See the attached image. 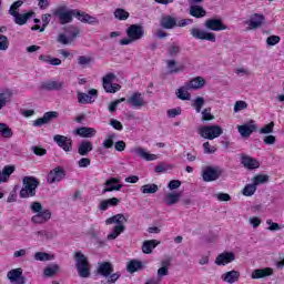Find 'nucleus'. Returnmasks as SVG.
I'll use <instances>...</instances> for the list:
<instances>
[{"label":"nucleus","instance_id":"obj_1","mask_svg":"<svg viewBox=\"0 0 284 284\" xmlns=\"http://www.w3.org/2000/svg\"><path fill=\"white\" fill-rule=\"evenodd\" d=\"M75 268L80 278H90V262L83 252L78 251L74 253Z\"/></svg>","mask_w":284,"mask_h":284},{"label":"nucleus","instance_id":"obj_2","mask_svg":"<svg viewBox=\"0 0 284 284\" xmlns=\"http://www.w3.org/2000/svg\"><path fill=\"white\" fill-rule=\"evenodd\" d=\"M22 183L23 187L20 191L21 199H30V196H37V189L40 185L39 179L34 176H24Z\"/></svg>","mask_w":284,"mask_h":284},{"label":"nucleus","instance_id":"obj_3","mask_svg":"<svg viewBox=\"0 0 284 284\" xmlns=\"http://www.w3.org/2000/svg\"><path fill=\"white\" fill-rule=\"evenodd\" d=\"M144 34H145V30L143 29V26L131 24L126 29L128 38L120 40V45H130V43H134V41H139V40L143 39Z\"/></svg>","mask_w":284,"mask_h":284},{"label":"nucleus","instance_id":"obj_4","mask_svg":"<svg viewBox=\"0 0 284 284\" xmlns=\"http://www.w3.org/2000/svg\"><path fill=\"white\" fill-rule=\"evenodd\" d=\"M54 17H57L61 26L72 23L73 17H77V9H68V6H59L53 11Z\"/></svg>","mask_w":284,"mask_h":284},{"label":"nucleus","instance_id":"obj_5","mask_svg":"<svg viewBox=\"0 0 284 284\" xmlns=\"http://www.w3.org/2000/svg\"><path fill=\"white\" fill-rule=\"evenodd\" d=\"M64 31L68 36L65 33H60L57 39L58 43H61L62 45H70V43H73L74 39L81 34V29L74 26L67 27Z\"/></svg>","mask_w":284,"mask_h":284},{"label":"nucleus","instance_id":"obj_6","mask_svg":"<svg viewBox=\"0 0 284 284\" xmlns=\"http://www.w3.org/2000/svg\"><path fill=\"white\" fill-rule=\"evenodd\" d=\"M197 132L202 139L214 141V139H219V136L223 134V128L220 125H203L197 130Z\"/></svg>","mask_w":284,"mask_h":284},{"label":"nucleus","instance_id":"obj_7","mask_svg":"<svg viewBox=\"0 0 284 284\" xmlns=\"http://www.w3.org/2000/svg\"><path fill=\"white\" fill-rule=\"evenodd\" d=\"M115 80L116 74L114 73H106L102 78V87L108 94H116L121 90V84L114 83Z\"/></svg>","mask_w":284,"mask_h":284},{"label":"nucleus","instance_id":"obj_8","mask_svg":"<svg viewBox=\"0 0 284 284\" xmlns=\"http://www.w3.org/2000/svg\"><path fill=\"white\" fill-rule=\"evenodd\" d=\"M223 172L221 166H205L202 170V179L205 183H212V181H219L223 175Z\"/></svg>","mask_w":284,"mask_h":284},{"label":"nucleus","instance_id":"obj_9","mask_svg":"<svg viewBox=\"0 0 284 284\" xmlns=\"http://www.w3.org/2000/svg\"><path fill=\"white\" fill-rule=\"evenodd\" d=\"M190 32L193 39H199L200 41H211V43H216V34L212 32H207L199 28H192Z\"/></svg>","mask_w":284,"mask_h":284},{"label":"nucleus","instance_id":"obj_10","mask_svg":"<svg viewBox=\"0 0 284 284\" xmlns=\"http://www.w3.org/2000/svg\"><path fill=\"white\" fill-rule=\"evenodd\" d=\"M65 179V170L62 166H57L51 170L47 175V183L50 185L61 183Z\"/></svg>","mask_w":284,"mask_h":284},{"label":"nucleus","instance_id":"obj_11","mask_svg":"<svg viewBox=\"0 0 284 284\" xmlns=\"http://www.w3.org/2000/svg\"><path fill=\"white\" fill-rule=\"evenodd\" d=\"M265 23V16L262 13H254L245 21V24L248 26V30H258Z\"/></svg>","mask_w":284,"mask_h":284},{"label":"nucleus","instance_id":"obj_12","mask_svg":"<svg viewBox=\"0 0 284 284\" xmlns=\"http://www.w3.org/2000/svg\"><path fill=\"white\" fill-rule=\"evenodd\" d=\"M123 189V184H121V179L119 178H110L104 183V189L102 190V194L108 192H119Z\"/></svg>","mask_w":284,"mask_h":284},{"label":"nucleus","instance_id":"obj_13","mask_svg":"<svg viewBox=\"0 0 284 284\" xmlns=\"http://www.w3.org/2000/svg\"><path fill=\"white\" fill-rule=\"evenodd\" d=\"M54 119H59V112L49 111V112H45L42 118L34 120L32 125L34 128H41V125H48V123H50L51 121H54Z\"/></svg>","mask_w":284,"mask_h":284},{"label":"nucleus","instance_id":"obj_14","mask_svg":"<svg viewBox=\"0 0 284 284\" xmlns=\"http://www.w3.org/2000/svg\"><path fill=\"white\" fill-rule=\"evenodd\" d=\"M126 103L131 105V108H135V110H140V108L148 105V102H145V99L143 98V94H141V92H134L126 100Z\"/></svg>","mask_w":284,"mask_h":284},{"label":"nucleus","instance_id":"obj_15","mask_svg":"<svg viewBox=\"0 0 284 284\" xmlns=\"http://www.w3.org/2000/svg\"><path fill=\"white\" fill-rule=\"evenodd\" d=\"M7 277L10 283L26 284V277L23 276V268H13L7 273Z\"/></svg>","mask_w":284,"mask_h":284},{"label":"nucleus","instance_id":"obj_16","mask_svg":"<svg viewBox=\"0 0 284 284\" xmlns=\"http://www.w3.org/2000/svg\"><path fill=\"white\" fill-rule=\"evenodd\" d=\"M53 141L59 148L63 149L64 152H72V139L57 134L53 136Z\"/></svg>","mask_w":284,"mask_h":284},{"label":"nucleus","instance_id":"obj_17","mask_svg":"<svg viewBox=\"0 0 284 284\" xmlns=\"http://www.w3.org/2000/svg\"><path fill=\"white\" fill-rule=\"evenodd\" d=\"M75 19L81 21V23H88L89 26H99V18L90 16L84 11H79L75 9Z\"/></svg>","mask_w":284,"mask_h":284},{"label":"nucleus","instance_id":"obj_18","mask_svg":"<svg viewBox=\"0 0 284 284\" xmlns=\"http://www.w3.org/2000/svg\"><path fill=\"white\" fill-rule=\"evenodd\" d=\"M207 30H213V32H221V30H227V26L223 23L221 19H207L204 23Z\"/></svg>","mask_w":284,"mask_h":284},{"label":"nucleus","instance_id":"obj_19","mask_svg":"<svg viewBox=\"0 0 284 284\" xmlns=\"http://www.w3.org/2000/svg\"><path fill=\"white\" fill-rule=\"evenodd\" d=\"M131 154H135V156H140V159L144 161H156L159 159L156 154L148 153V151L141 146L131 149Z\"/></svg>","mask_w":284,"mask_h":284},{"label":"nucleus","instance_id":"obj_20","mask_svg":"<svg viewBox=\"0 0 284 284\" xmlns=\"http://www.w3.org/2000/svg\"><path fill=\"white\" fill-rule=\"evenodd\" d=\"M52 219V212L50 210H43L40 211V213H37L31 217L32 223H36L38 225H43V223H48Z\"/></svg>","mask_w":284,"mask_h":284},{"label":"nucleus","instance_id":"obj_21","mask_svg":"<svg viewBox=\"0 0 284 284\" xmlns=\"http://www.w3.org/2000/svg\"><path fill=\"white\" fill-rule=\"evenodd\" d=\"M99 97V91L97 89L89 90V93H78V101L79 103L85 104V103H94V99Z\"/></svg>","mask_w":284,"mask_h":284},{"label":"nucleus","instance_id":"obj_22","mask_svg":"<svg viewBox=\"0 0 284 284\" xmlns=\"http://www.w3.org/2000/svg\"><path fill=\"white\" fill-rule=\"evenodd\" d=\"M241 163L246 168V170H257V168H261L258 160L246 154H242Z\"/></svg>","mask_w":284,"mask_h":284},{"label":"nucleus","instance_id":"obj_23","mask_svg":"<svg viewBox=\"0 0 284 284\" xmlns=\"http://www.w3.org/2000/svg\"><path fill=\"white\" fill-rule=\"evenodd\" d=\"M236 255L233 252H223L215 258V263L217 265H227L235 261Z\"/></svg>","mask_w":284,"mask_h":284},{"label":"nucleus","instance_id":"obj_24","mask_svg":"<svg viewBox=\"0 0 284 284\" xmlns=\"http://www.w3.org/2000/svg\"><path fill=\"white\" fill-rule=\"evenodd\" d=\"M253 123L254 121H251V124L246 123L237 126V131L240 132L241 136H243L244 139H247L252 136L253 132H256V124H253Z\"/></svg>","mask_w":284,"mask_h":284},{"label":"nucleus","instance_id":"obj_25","mask_svg":"<svg viewBox=\"0 0 284 284\" xmlns=\"http://www.w3.org/2000/svg\"><path fill=\"white\" fill-rule=\"evenodd\" d=\"M113 272H114V265H112V263L110 262L99 263L98 274H100V276L108 278V276H110V274H112Z\"/></svg>","mask_w":284,"mask_h":284},{"label":"nucleus","instance_id":"obj_26","mask_svg":"<svg viewBox=\"0 0 284 284\" xmlns=\"http://www.w3.org/2000/svg\"><path fill=\"white\" fill-rule=\"evenodd\" d=\"M92 150H94V145L92 144L91 141H88V140H83L78 145V154H80V156H88V154H90Z\"/></svg>","mask_w":284,"mask_h":284},{"label":"nucleus","instance_id":"obj_27","mask_svg":"<svg viewBox=\"0 0 284 284\" xmlns=\"http://www.w3.org/2000/svg\"><path fill=\"white\" fill-rule=\"evenodd\" d=\"M12 90L2 89L0 90V111L12 101Z\"/></svg>","mask_w":284,"mask_h":284},{"label":"nucleus","instance_id":"obj_28","mask_svg":"<svg viewBox=\"0 0 284 284\" xmlns=\"http://www.w3.org/2000/svg\"><path fill=\"white\" fill-rule=\"evenodd\" d=\"M75 134L82 139H92V136H97V129L88 126L78 128Z\"/></svg>","mask_w":284,"mask_h":284},{"label":"nucleus","instance_id":"obj_29","mask_svg":"<svg viewBox=\"0 0 284 284\" xmlns=\"http://www.w3.org/2000/svg\"><path fill=\"white\" fill-rule=\"evenodd\" d=\"M272 274H274V270L272 267L256 268L252 272L251 278H265L266 276H272Z\"/></svg>","mask_w":284,"mask_h":284},{"label":"nucleus","instance_id":"obj_30","mask_svg":"<svg viewBox=\"0 0 284 284\" xmlns=\"http://www.w3.org/2000/svg\"><path fill=\"white\" fill-rule=\"evenodd\" d=\"M161 28H164V30H172L176 28V18L172 16H163L160 20Z\"/></svg>","mask_w":284,"mask_h":284},{"label":"nucleus","instance_id":"obj_31","mask_svg":"<svg viewBox=\"0 0 284 284\" xmlns=\"http://www.w3.org/2000/svg\"><path fill=\"white\" fill-rule=\"evenodd\" d=\"M221 278L224 281V283L234 284L239 281V278H241V273L233 270L222 274Z\"/></svg>","mask_w":284,"mask_h":284},{"label":"nucleus","instance_id":"obj_32","mask_svg":"<svg viewBox=\"0 0 284 284\" xmlns=\"http://www.w3.org/2000/svg\"><path fill=\"white\" fill-rule=\"evenodd\" d=\"M64 85L65 83L61 81H47L42 83V90H48L49 92L59 91L63 90Z\"/></svg>","mask_w":284,"mask_h":284},{"label":"nucleus","instance_id":"obj_33","mask_svg":"<svg viewBox=\"0 0 284 284\" xmlns=\"http://www.w3.org/2000/svg\"><path fill=\"white\" fill-rule=\"evenodd\" d=\"M119 203H121V200H119L118 197H111L108 200H103L99 204V210H101L102 212H105L108 210V207H116V205H119Z\"/></svg>","mask_w":284,"mask_h":284},{"label":"nucleus","instance_id":"obj_34","mask_svg":"<svg viewBox=\"0 0 284 284\" xmlns=\"http://www.w3.org/2000/svg\"><path fill=\"white\" fill-rule=\"evenodd\" d=\"M189 90L191 89L189 88L187 83H185L183 87L175 91V95L181 101H190V99H192V94H190Z\"/></svg>","mask_w":284,"mask_h":284},{"label":"nucleus","instance_id":"obj_35","mask_svg":"<svg viewBox=\"0 0 284 284\" xmlns=\"http://www.w3.org/2000/svg\"><path fill=\"white\" fill-rule=\"evenodd\" d=\"M186 85H189L191 90H201V88L205 87V79H203V77L193 78L191 81L186 82Z\"/></svg>","mask_w":284,"mask_h":284},{"label":"nucleus","instance_id":"obj_36","mask_svg":"<svg viewBox=\"0 0 284 284\" xmlns=\"http://www.w3.org/2000/svg\"><path fill=\"white\" fill-rule=\"evenodd\" d=\"M161 242L156 240H146L142 244V252L143 254H152V250H154Z\"/></svg>","mask_w":284,"mask_h":284},{"label":"nucleus","instance_id":"obj_37","mask_svg":"<svg viewBox=\"0 0 284 284\" xmlns=\"http://www.w3.org/2000/svg\"><path fill=\"white\" fill-rule=\"evenodd\" d=\"M190 14L191 17H195V19H201L207 14V11H205V9L199 4H191Z\"/></svg>","mask_w":284,"mask_h":284},{"label":"nucleus","instance_id":"obj_38","mask_svg":"<svg viewBox=\"0 0 284 284\" xmlns=\"http://www.w3.org/2000/svg\"><path fill=\"white\" fill-rule=\"evenodd\" d=\"M123 225V223H128V219L123 214H116L105 220V225Z\"/></svg>","mask_w":284,"mask_h":284},{"label":"nucleus","instance_id":"obj_39","mask_svg":"<svg viewBox=\"0 0 284 284\" xmlns=\"http://www.w3.org/2000/svg\"><path fill=\"white\" fill-rule=\"evenodd\" d=\"M11 17H14V21L18 26H26L28 23V19L32 17V12L28 13H19V12H12Z\"/></svg>","mask_w":284,"mask_h":284},{"label":"nucleus","instance_id":"obj_40","mask_svg":"<svg viewBox=\"0 0 284 284\" xmlns=\"http://www.w3.org/2000/svg\"><path fill=\"white\" fill-rule=\"evenodd\" d=\"M126 270L130 274H134V272L143 270V262L139 260H131L126 265Z\"/></svg>","mask_w":284,"mask_h":284},{"label":"nucleus","instance_id":"obj_41","mask_svg":"<svg viewBox=\"0 0 284 284\" xmlns=\"http://www.w3.org/2000/svg\"><path fill=\"white\" fill-rule=\"evenodd\" d=\"M166 53L171 59H176L179 54H181V45H179L176 42H173L166 48Z\"/></svg>","mask_w":284,"mask_h":284},{"label":"nucleus","instance_id":"obj_42","mask_svg":"<svg viewBox=\"0 0 284 284\" xmlns=\"http://www.w3.org/2000/svg\"><path fill=\"white\" fill-rule=\"evenodd\" d=\"M123 232H125V225H115L106 239L108 241H114L115 239H119Z\"/></svg>","mask_w":284,"mask_h":284},{"label":"nucleus","instance_id":"obj_43","mask_svg":"<svg viewBox=\"0 0 284 284\" xmlns=\"http://www.w3.org/2000/svg\"><path fill=\"white\" fill-rule=\"evenodd\" d=\"M0 134L2 139H12L14 136V132L7 123H0Z\"/></svg>","mask_w":284,"mask_h":284},{"label":"nucleus","instance_id":"obj_44","mask_svg":"<svg viewBox=\"0 0 284 284\" xmlns=\"http://www.w3.org/2000/svg\"><path fill=\"white\" fill-rule=\"evenodd\" d=\"M181 196V193H168L164 199V203H166V205H175V203H179Z\"/></svg>","mask_w":284,"mask_h":284},{"label":"nucleus","instance_id":"obj_45","mask_svg":"<svg viewBox=\"0 0 284 284\" xmlns=\"http://www.w3.org/2000/svg\"><path fill=\"white\" fill-rule=\"evenodd\" d=\"M140 192H142V194H156V192H159V185L144 184L141 186Z\"/></svg>","mask_w":284,"mask_h":284},{"label":"nucleus","instance_id":"obj_46","mask_svg":"<svg viewBox=\"0 0 284 284\" xmlns=\"http://www.w3.org/2000/svg\"><path fill=\"white\" fill-rule=\"evenodd\" d=\"M166 68L169 70V73L171 74H179L181 70H183L181 67H176V60H166Z\"/></svg>","mask_w":284,"mask_h":284},{"label":"nucleus","instance_id":"obj_47","mask_svg":"<svg viewBox=\"0 0 284 284\" xmlns=\"http://www.w3.org/2000/svg\"><path fill=\"white\" fill-rule=\"evenodd\" d=\"M39 60L44 63H50V65H61V59L52 58L50 55H39Z\"/></svg>","mask_w":284,"mask_h":284},{"label":"nucleus","instance_id":"obj_48","mask_svg":"<svg viewBox=\"0 0 284 284\" xmlns=\"http://www.w3.org/2000/svg\"><path fill=\"white\" fill-rule=\"evenodd\" d=\"M115 19H119V21H126V19H130V12L125 11V9H115L114 11Z\"/></svg>","mask_w":284,"mask_h":284},{"label":"nucleus","instance_id":"obj_49","mask_svg":"<svg viewBox=\"0 0 284 284\" xmlns=\"http://www.w3.org/2000/svg\"><path fill=\"white\" fill-rule=\"evenodd\" d=\"M203 105H205V98L197 97L193 100L192 106L195 109V112L200 113Z\"/></svg>","mask_w":284,"mask_h":284},{"label":"nucleus","instance_id":"obj_50","mask_svg":"<svg viewBox=\"0 0 284 284\" xmlns=\"http://www.w3.org/2000/svg\"><path fill=\"white\" fill-rule=\"evenodd\" d=\"M267 181H270L268 175L258 174L253 178V184L255 185V187H256V185L267 183Z\"/></svg>","mask_w":284,"mask_h":284},{"label":"nucleus","instance_id":"obj_51","mask_svg":"<svg viewBox=\"0 0 284 284\" xmlns=\"http://www.w3.org/2000/svg\"><path fill=\"white\" fill-rule=\"evenodd\" d=\"M256 192V185L253 184H246L245 187L243 189L242 194L244 196H254Z\"/></svg>","mask_w":284,"mask_h":284},{"label":"nucleus","instance_id":"obj_52","mask_svg":"<svg viewBox=\"0 0 284 284\" xmlns=\"http://www.w3.org/2000/svg\"><path fill=\"white\" fill-rule=\"evenodd\" d=\"M115 136H116L115 134L108 135V138L102 143V146L104 148V150H110V148L114 146Z\"/></svg>","mask_w":284,"mask_h":284},{"label":"nucleus","instance_id":"obj_53","mask_svg":"<svg viewBox=\"0 0 284 284\" xmlns=\"http://www.w3.org/2000/svg\"><path fill=\"white\" fill-rule=\"evenodd\" d=\"M59 272V264H53L44 268V276H54Z\"/></svg>","mask_w":284,"mask_h":284},{"label":"nucleus","instance_id":"obj_54","mask_svg":"<svg viewBox=\"0 0 284 284\" xmlns=\"http://www.w3.org/2000/svg\"><path fill=\"white\" fill-rule=\"evenodd\" d=\"M202 121H214V115H212V108H206L202 111Z\"/></svg>","mask_w":284,"mask_h":284},{"label":"nucleus","instance_id":"obj_55","mask_svg":"<svg viewBox=\"0 0 284 284\" xmlns=\"http://www.w3.org/2000/svg\"><path fill=\"white\" fill-rule=\"evenodd\" d=\"M10 48V41H8V37L0 34V51H6Z\"/></svg>","mask_w":284,"mask_h":284},{"label":"nucleus","instance_id":"obj_56","mask_svg":"<svg viewBox=\"0 0 284 284\" xmlns=\"http://www.w3.org/2000/svg\"><path fill=\"white\" fill-rule=\"evenodd\" d=\"M121 278V273L116 272V273H111L108 277H106V282L105 284H114L116 283V281H119Z\"/></svg>","mask_w":284,"mask_h":284},{"label":"nucleus","instance_id":"obj_57","mask_svg":"<svg viewBox=\"0 0 284 284\" xmlns=\"http://www.w3.org/2000/svg\"><path fill=\"white\" fill-rule=\"evenodd\" d=\"M14 172V166L7 165L2 170V176L4 178V181H8L10 179V175Z\"/></svg>","mask_w":284,"mask_h":284},{"label":"nucleus","instance_id":"obj_58","mask_svg":"<svg viewBox=\"0 0 284 284\" xmlns=\"http://www.w3.org/2000/svg\"><path fill=\"white\" fill-rule=\"evenodd\" d=\"M273 132H274V122H271V123L264 125L260 130V134H272Z\"/></svg>","mask_w":284,"mask_h":284},{"label":"nucleus","instance_id":"obj_59","mask_svg":"<svg viewBox=\"0 0 284 284\" xmlns=\"http://www.w3.org/2000/svg\"><path fill=\"white\" fill-rule=\"evenodd\" d=\"M241 110H247V102L243 100L235 102L234 112H241Z\"/></svg>","mask_w":284,"mask_h":284},{"label":"nucleus","instance_id":"obj_60","mask_svg":"<svg viewBox=\"0 0 284 284\" xmlns=\"http://www.w3.org/2000/svg\"><path fill=\"white\" fill-rule=\"evenodd\" d=\"M34 260L36 261H50V254L45 252H37L34 254Z\"/></svg>","mask_w":284,"mask_h":284},{"label":"nucleus","instance_id":"obj_61","mask_svg":"<svg viewBox=\"0 0 284 284\" xmlns=\"http://www.w3.org/2000/svg\"><path fill=\"white\" fill-rule=\"evenodd\" d=\"M78 63L79 65H90V63H92V57L80 55Z\"/></svg>","mask_w":284,"mask_h":284},{"label":"nucleus","instance_id":"obj_62","mask_svg":"<svg viewBox=\"0 0 284 284\" xmlns=\"http://www.w3.org/2000/svg\"><path fill=\"white\" fill-rule=\"evenodd\" d=\"M31 212H33L34 214L43 212V205L41 204V202H33L31 204Z\"/></svg>","mask_w":284,"mask_h":284},{"label":"nucleus","instance_id":"obj_63","mask_svg":"<svg viewBox=\"0 0 284 284\" xmlns=\"http://www.w3.org/2000/svg\"><path fill=\"white\" fill-rule=\"evenodd\" d=\"M267 45H276L277 43H281V37L278 36H270L266 39Z\"/></svg>","mask_w":284,"mask_h":284},{"label":"nucleus","instance_id":"obj_64","mask_svg":"<svg viewBox=\"0 0 284 284\" xmlns=\"http://www.w3.org/2000/svg\"><path fill=\"white\" fill-rule=\"evenodd\" d=\"M92 163V161L90 160V158H81L78 161V165L79 168H89V165Z\"/></svg>","mask_w":284,"mask_h":284}]
</instances>
